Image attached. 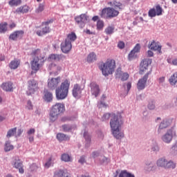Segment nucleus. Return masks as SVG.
<instances>
[{"instance_id":"f257e3e1","label":"nucleus","mask_w":177,"mask_h":177,"mask_svg":"<svg viewBox=\"0 0 177 177\" xmlns=\"http://www.w3.org/2000/svg\"><path fill=\"white\" fill-rule=\"evenodd\" d=\"M110 127L112 133L115 139H122L124 133L121 131V125H122V117L121 115L115 113H105L102 117V121H109L110 120Z\"/></svg>"},{"instance_id":"f03ea898","label":"nucleus","mask_w":177,"mask_h":177,"mask_svg":"<svg viewBox=\"0 0 177 177\" xmlns=\"http://www.w3.org/2000/svg\"><path fill=\"white\" fill-rule=\"evenodd\" d=\"M39 55H41L40 49L35 50L31 53L32 56H35L30 62V68L32 70L31 74L33 73L35 74L38 73V71H39V68L44 66V57L39 58Z\"/></svg>"},{"instance_id":"7ed1b4c3","label":"nucleus","mask_w":177,"mask_h":177,"mask_svg":"<svg viewBox=\"0 0 177 177\" xmlns=\"http://www.w3.org/2000/svg\"><path fill=\"white\" fill-rule=\"evenodd\" d=\"M70 90V80L66 79L59 86L55 89V96L57 100H64L68 96Z\"/></svg>"},{"instance_id":"20e7f679","label":"nucleus","mask_w":177,"mask_h":177,"mask_svg":"<svg viewBox=\"0 0 177 177\" xmlns=\"http://www.w3.org/2000/svg\"><path fill=\"white\" fill-rule=\"evenodd\" d=\"M115 60L113 59H107L105 62L102 63L100 68L105 77H108L115 71Z\"/></svg>"},{"instance_id":"39448f33","label":"nucleus","mask_w":177,"mask_h":177,"mask_svg":"<svg viewBox=\"0 0 177 177\" xmlns=\"http://www.w3.org/2000/svg\"><path fill=\"white\" fill-rule=\"evenodd\" d=\"M66 110V106L63 103H56L51 107L50 111V121L55 122L56 120L59 118V114L64 113Z\"/></svg>"},{"instance_id":"423d86ee","label":"nucleus","mask_w":177,"mask_h":177,"mask_svg":"<svg viewBox=\"0 0 177 177\" xmlns=\"http://www.w3.org/2000/svg\"><path fill=\"white\" fill-rule=\"evenodd\" d=\"M118 15H120V12L111 7L103 8L100 13V16L102 19H114V17H117Z\"/></svg>"},{"instance_id":"0eeeda50","label":"nucleus","mask_w":177,"mask_h":177,"mask_svg":"<svg viewBox=\"0 0 177 177\" xmlns=\"http://www.w3.org/2000/svg\"><path fill=\"white\" fill-rule=\"evenodd\" d=\"M52 23H53V19L43 21L41 23L43 28H41V30L36 31L37 35H38V37H44V35L49 34V32H50V27H49V24H52Z\"/></svg>"},{"instance_id":"6e6552de","label":"nucleus","mask_w":177,"mask_h":177,"mask_svg":"<svg viewBox=\"0 0 177 177\" xmlns=\"http://www.w3.org/2000/svg\"><path fill=\"white\" fill-rule=\"evenodd\" d=\"M88 20L89 17L86 14H81L75 17V21L80 28H84Z\"/></svg>"},{"instance_id":"1a4fd4ad","label":"nucleus","mask_w":177,"mask_h":177,"mask_svg":"<svg viewBox=\"0 0 177 177\" xmlns=\"http://www.w3.org/2000/svg\"><path fill=\"white\" fill-rule=\"evenodd\" d=\"M60 82H62V77H60V76L48 79V88L52 91H54V89L59 88V84H60Z\"/></svg>"},{"instance_id":"9d476101","label":"nucleus","mask_w":177,"mask_h":177,"mask_svg":"<svg viewBox=\"0 0 177 177\" xmlns=\"http://www.w3.org/2000/svg\"><path fill=\"white\" fill-rule=\"evenodd\" d=\"M151 74V71L147 72V73L140 79L137 83V88L138 91H143L145 88H146V83L147 82V80L149 78V75Z\"/></svg>"},{"instance_id":"9b49d317","label":"nucleus","mask_w":177,"mask_h":177,"mask_svg":"<svg viewBox=\"0 0 177 177\" xmlns=\"http://www.w3.org/2000/svg\"><path fill=\"white\" fill-rule=\"evenodd\" d=\"M28 89L29 91L28 95L35 93V92L39 89V87L38 86V82L34 79L29 80L28 82Z\"/></svg>"},{"instance_id":"f8f14e48","label":"nucleus","mask_w":177,"mask_h":177,"mask_svg":"<svg viewBox=\"0 0 177 177\" xmlns=\"http://www.w3.org/2000/svg\"><path fill=\"white\" fill-rule=\"evenodd\" d=\"M162 15V8L160 5H157L156 8H151L148 12L149 17H156V16H161Z\"/></svg>"},{"instance_id":"ddd939ff","label":"nucleus","mask_w":177,"mask_h":177,"mask_svg":"<svg viewBox=\"0 0 177 177\" xmlns=\"http://www.w3.org/2000/svg\"><path fill=\"white\" fill-rule=\"evenodd\" d=\"M151 59H145L140 64V74L147 73V68L151 64Z\"/></svg>"},{"instance_id":"4468645a","label":"nucleus","mask_w":177,"mask_h":177,"mask_svg":"<svg viewBox=\"0 0 177 177\" xmlns=\"http://www.w3.org/2000/svg\"><path fill=\"white\" fill-rule=\"evenodd\" d=\"M82 91H84V88L81 87L80 84H74L72 90V94L73 97H75L76 99L81 97Z\"/></svg>"},{"instance_id":"2eb2a0df","label":"nucleus","mask_w":177,"mask_h":177,"mask_svg":"<svg viewBox=\"0 0 177 177\" xmlns=\"http://www.w3.org/2000/svg\"><path fill=\"white\" fill-rule=\"evenodd\" d=\"M72 48L73 45L71 44V41H67V39H65V41L61 44V50L63 53H68Z\"/></svg>"},{"instance_id":"dca6fc26","label":"nucleus","mask_w":177,"mask_h":177,"mask_svg":"<svg viewBox=\"0 0 177 177\" xmlns=\"http://www.w3.org/2000/svg\"><path fill=\"white\" fill-rule=\"evenodd\" d=\"M14 168L19 169V174H24V169L23 168V162L19 160V158H15L14 163H13Z\"/></svg>"},{"instance_id":"f3484780","label":"nucleus","mask_w":177,"mask_h":177,"mask_svg":"<svg viewBox=\"0 0 177 177\" xmlns=\"http://www.w3.org/2000/svg\"><path fill=\"white\" fill-rule=\"evenodd\" d=\"M115 74L116 78H120L121 81H127L129 78V74L128 73H123L121 71V68H118Z\"/></svg>"},{"instance_id":"a211bd4d","label":"nucleus","mask_w":177,"mask_h":177,"mask_svg":"<svg viewBox=\"0 0 177 177\" xmlns=\"http://www.w3.org/2000/svg\"><path fill=\"white\" fill-rule=\"evenodd\" d=\"M48 69L54 74H56L59 73V71H62V66L55 63H51L48 65Z\"/></svg>"},{"instance_id":"6ab92c4d","label":"nucleus","mask_w":177,"mask_h":177,"mask_svg":"<svg viewBox=\"0 0 177 177\" xmlns=\"http://www.w3.org/2000/svg\"><path fill=\"white\" fill-rule=\"evenodd\" d=\"M90 86L91 88L92 95H93L95 97H97L100 92V88H99V85H97L95 82H92L91 84H90Z\"/></svg>"},{"instance_id":"aec40b11","label":"nucleus","mask_w":177,"mask_h":177,"mask_svg":"<svg viewBox=\"0 0 177 177\" xmlns=\"http://www.w3.org/2000/svg\"><path fill=\"white\" fill-rule=\"evenodd\" d=\"M149 48L151 50H158L161 53V46H160L158 42H156V41L153 40L151 44H149Z\"/></svg>"},{"instance_id":"412c9836","label":"nucleus","mask_w":177,"mask_h":177,"mask_svg":"<svg viewBox=\"0 0 177 177\" xmlns=\"http://www.w3.org/2000/svg\"><path fill=\"white\" fill-rule=\"evenodd\" d=\"M1 88L6 92H12L13 91V83L10 82H4L1 84Z\"/></svg>"},{"instance_id":"4be33fe9","label":"nucleus","mask_w":177,"mask_h":177,"mask_svg":"<svg viewBox=\"0 0 177 177\" xmlns=\"http://www.w3.org/2000/svg\"><path fill=\"white\" fill-rule=\"evenodd\" d=\"M44 100L47 102L48 103L52 102L53 100V94L48 91V90L44 91V95L43 97Z\"/></svg>"},{"instance_id":"5701e85b","label":"nucleus","mask_w":177,"mask_h":177,"mask_svg":"<svg viewBox=\"0 0 177 177\" xmlns=\"http://www.w3.org/2000/svg\"><path fill=\"white\" fill-rule=\"evenodd\" d=\"M162 140L165 143H169L172 140V131L169 130L166 134L162 137Z\"/></svg>"},{"instance_id":"b1692460","label":"nucleus","mask_w":177,"mask_h":177,"mask_svg":"<svg viewBox=\"0 0 177 177\" xmlns=\"http://www.w3.org/2000/svg\"><path fill=\"white\" fill-rule=\"evenodd\" d=\"M20 66V60L14 59L9 64V67L11 70H16Z\"/></svg>"},{"instance_id":"393cba45","label":"nucleus","mask_w":177,"mask_h":177,"mask_svg":"<svg viewBox=\"0 0 177 177\" xmlns=\"http://www.w3.org/2000/svg\"><path fill=\"white\" fill-rule=\"evenodd\" d=\"M64 57H65L62 55L51 54L48 59H50V60H55V62H60V60H62Z\"/></svg>"},{"instance_id":"a878e982","label":"nucleus","mask_w":177,"mask_h":177,"mask_svg":"<svg viewBox=\"0 0 177 177\" xmlns=\"http://www.w3.org/2000/svg\"><path fill=\"white\" fill-rule=\"evenodd\" d=\"M28 10H30V7L28 6H21L17 8L16 12L17 13H28Z\"/></svg>"},{"instance_id":"bb28decb","label":"nucleus","mask_w":177,"mask_h":177,"mask_svg":"<svg viewBox=\"0 0 177 177\" xmlns=\"http://www.w3.org/2000/svg\"><path fill=\"white\" fill-rule=\"evenodd\" d=\"M167 159L161 158L157 160L156 165L158 167H160L161 168H165L167 166Z\"/></svg>"},{"instance_id":"cd10ccee","label":"nucleus","mask_w":177,"mask_h":177,"mask_svg":"<svg viewBox=\"0 0 177 177\" xmlns=\"http://www.w3.org/2000/svg\"><path fill=\"white\" fill-rule=\"evenodd\" d=\"M66 39H67V41H70L71 44V42H74V41L77 39V35H75V32H71V33L67 35V37Z\"/></svg>"},{"instance_id":"c85d7f7f","label":"nucleus","mask_w":177,"mask_h":177,"mask_svg":"<svg viewBox=\"0 0 177 177\" xmlns=\"http://www.w3.org/2000/svg\"><path fill=\"white\" fill-rule=\"evenodd\" d=\"M39 168H41V164L37 165V163H32L30 165L29 171H30V172H37Z\"/></svg>"},{"instance_id":"c756f323","label":"nucleus","mask_w":177,"mask_h":177,"mask_svg":"<svg viewBox=\"0 0 177 177\" xmlns=\"http://www.w3.org/2000/svg\"><path fill=\"white\" fill-rule=\"evenodd\" d=\"M169 84L171 85H176L177 83V72L174 73L173 75L169 79Z\"/></svg>"},{"instance_id":"7c9ffc66","label":"nucleus","mask_w":177,"mask_h":177,"mask_svg":"<svg viewBox=\"0 0 177 177\" xmlns=\"http://www.w3.org/2000/svg\"><path fill=\"white\" fill-rule=\"evenodd\" d=\"M8 31V23L3 22L0 24V34H5Z\"/></svg>"},{"instance_id":"2f4dec72","label":"nucleus","mask_w":177,"mask_h":177,"mask_svg":"<svg viewBox=\"0 0 177 177\" xmlns=\"http://www.w3.org/2000/svg\"><path fill=\"white\" fill-rule=\"evenodd\" d=\"M119 177H135V175L128 172L127 170H122L120 171Z\"/></svg>"},{"instance_id":"473e14b6","label":"nucleus","mask_w":177,"mask_h":177,"mask_svg":"<svg viewBox=\"0 0 177 177\" xmlns=\"http://www.w3.org/2000/svg\"><path fill=\"white\" fill-rule=\"evenodd\" d=\"M176 168V163L174 162L173 161L167 160L166 167L167 169H175Z\"/></svg>"},{"instance_id":"72a5a7b5","label":"nucleus","mask_w":177,"mask_h":177,"mask_svg":"<svg viewBox=\"0 0 177 177\" xmlns=\"http://www.w3.org/2000/svg\"><path fill=\"white\" fill-rule=\"evenodd\" d=\"M62 161H64V162H70L71 161V156L68 155V153H63L61 156Z\"/></svg>"},{"instance_id":"f704fd0d","label":"nucleus","mask_w":177,"mask_h":177,"mask_svg":"<svg viewBox=\"0 0 177 177\" xmlns=\"http://www.w3.org/2000/svg\"><path fill=\"white\" fill-rule=\"evenodd\" d=\"M84 138L86 140V146H87L88 147L91 145V136L89 135V133H88V132L84 131Z\"/></svg>"},{"instance_id":"c9c22d12","label":"nucleus","mask_w":177,"mask_h":177,"mask_svg":"<svg viewBox=\"0 0 177 177\" xmlns=\"http://www.w3.org/2000/svg\"><path fill=\"white\" fill-rule=\"evenodd\" d=\"M57 139L59 142H63L64 140H68V137H67L64 133H59L57 134Z\"/></svg>"},{"instance_id":"e433bc0d","label":"nucleus","mask_w":177,"mask_h":177,"mask_svg":"<svg viewBox=\"0 0 177 177\" xmlns=\"http://www.w3.org/2000/svg\"><path fill=\"white\" fill-rule=\"evenodd\" d=\"M8 5L10 6H19V5H21V0H10L8 1Z\"/></svg>"},{"instance_id":"4c0bfd02","label":"nucleus","mask_w":177,"mask_h":177,"mask_svg":"<svg viewBox=\"0 0 177 177\" xmlns=\"http://www.w3.org/2000/svg\"><path fill=\"white\" fill-rule=\"evenodd\" d=\"M114 26H108L105 28L104 32L106 35H111L114 32Z\"/></svg>"},{"instance_id":"58836bf2","label":"nucleus","mask_w":177,"mask_h":177,"mask_svg":"<svg viewBox=\"0 0 177 177\" xmlns=\"http://www.w3.org/2000/svg\"><path fill=\"white\" fill-rule=\"evenodd\" d=\"M94 60H96V54L95 53H91L87 57V62L91 63L94 62Z\"/></svg>"},{"instance_id":"ea45409f","label":"nucleus","mask_w":177,"mask_h":177,"mask_svg":"<svg viewBox=\"0 0 177 177\" xmlns=\"http://www.w3.org/2000/svg\"><path fill=\"white\" fill-rule=\"evenodd\" d=\"M13 149H15V147L10 144V142L7 141L5 144V151H10V150H13Z\"/></svg>"},{"instance_id":"a19ab883","label":"nucleus","mask_w":177,"mask_h":177,"mask_svg":"<svg viewBox=\"0 0 177 177\" xmlns=\"http://www.w3.org/2000/svg\"><path fill=\"white\" fill-rule=\"evenodd\" d=\"M17 131V128L15 127L10 130H8L7 133V138H12V136H15V134L16 133V131Z\"/></svg>"},{"instance_id":"79ce46f5","label":"nucleus","mask_w":177,"mask_h":177,"mask_svg":"<svg viewBox=\"0 0 177 177\" xmlns=\"http://www.w3.org/2000/svg\"><path fill=\"white\" fill-rule=\"evenodd\" d=\"M169 126V122H168V121L167 120H163L159 126L158 131H160V129H164L165 128H167Z\"/></svg>"},{"instance_id":"37998d69","label":"nucleus","mask_w":177,"mask_h":177,"mask_svg":"<svg viewBox=\"0 0 177 177\" xmlns=\"http://www.w3.org/2000/svg\"><path fill=\"white\" fill-rule=\"evenodd\" d=\"M137 57L138 54L131 50L128 55V59L131 62V60H133V59H136Z\"/></svg>"},{"instance_id":"c03bdc74","label":"nucleus","mask_w":177,"mask_h":177,"mask_svg":"<svg viewBox=\"0 0 177 177\" xmlns=\"http://www.w3.org/2000/svg\"><path fill=\"white\" fill-rule=\"evenodd\" d=\"M45 10V5L39 3L38 8L35 9V13H41Z\"/></svg>"},{"instance_id":"a18cd8bd","label":"nucleus","mask_w":177,"mask_h":177,"mask_svg":"<svg viewBox=\"0 0 177 177\" xmlns=\"http://www.w3.org/2000/svg\"><path fill=\"white\" fill-rule=\"evenodd\" d=\"M104 27V22L102 20H98L97 21V30H103Z\"/></svg>"},{"instance_id":"49530a36","label":"nucleus","mask_w":177,"mask_h":177,"mask_svg":"<svg viewBox=\"0 0 177 177\" xmlns=\"http://www.w3.org/2000/svg\"><path fill=\"white\" fill-rule=\"evenodd\" d=\"M167 63H169V64L177 66V58H175L174 59H172L171 58H167Z\"/></svg>"},{"instance_id":"de8ad7c7","label":"nucleus","mask_w":177,"mask_h":177,"mask_svg":"<svg viewBox=\"0 0 177 177\" xmlns=\"http://www.w3.org/2000/svg\"><path fill=\"white\" fill-rule=\"evenodd\" d=\"M15 33L17 34V38L18 39H21V38L24 37V32L23 30H17Z\"/></svg>"},{"instance_id":"09e8293b","label":"nucleus","mask_w":177,"mask_h":177,"mask_svg":"<svg viewBox=\"0 0 177 177\" xmlns=\"http://www.w3.org/2000/svg\"><path fill=\"white\" fill-rule=\"evenodd\" d=\"M62 129L64 132H69V131H71L72 127L68 124H64L62 125Z\"/></svg>"},{"instance_id":"8fccbe9b","label":"nucleus","mask_w":177,"mask_h":177,"mask_svg":"<svg viewBox=\"0 0 177 177\" xmlns=\"http://www.w3.org/2000/svg\"><path fill=\"white\" fill-rule=\"evenodd\" d=\"M113 6L114 8H118V9H121V6H122V3L121 2L118 1L117 0L113 1Z\"/></svg>"},{"instance_id":"3c124183","label":"nucleus","mask_w":177,"mask_h":177,"mask_svg":"<svg viewBox=\"0 0 177 177\" xmlns=\"http://www.w3.org/2000/svg\"><path fill=\"white\" fill-rule=\"evenodd\" d=\"M132 50L136 53H139L140 52V44H137Z\"/></svg>"},{"instance_id":"603ef678","label":"nucleus","mask_w":177,"mask_h":177,"mask_svg":"<svg viewBox=\"0 0 177 177\" xmlns=\"http://www.w3.org/2000/svg\"><path fill=\"white\" fill-rule=\"evenodd\" d=\"M10 39H12V41H17V35L16 33V31H15L13 33H12L10 37H9Z\"/></svg>"},{"instance_id":"864d4df0","label":"nucleus","mask_w":177,"mask_h":177,"mask_svg":"<svg viewBox=\"0 0 177 177\" xmlns=\"http://www.w3.org/2000/svg\"><path fill=\"white\" fill-rule=\"evenodd\" d=\"M148 109H149V110H154V109H156V105L154 104L153 101H150L149 102Z\"/></svg>"},{"instance_id":"5fc2aeb1","label":"nucleus","mask_w":177,"mask_h":177,"mask_svg":"<svg viewBox=\"0 0 177 177\" xmlns=\"http://www.w3.org/2000/svg\"><path fill=\"white\" fill-rule=\"evenodd\" d=\"M118 48H119V49H124V48H125V43L122 41H120L118 43Z\"/></svg>"},{"instance_id":"6e6d98bb","label":"nucleus","mask_w":177,"mask_h":177,"mask_svg":"<svg viewBox=\"0 0 177 177\" xmlns=\"http://www.w3.org/2000/svg\"><path fill=\"white\" fill-rule=\"evenodd\" d=\"M51 165H52V158H50L48 159V161L45 163L44 167L46 168H49V167H50Z\"/></svg>"},{"instance_id":"4d7b16f0","label":"nucleus","mask_w":177,"mask_h":177,"mask_svg":"<svg viewBox=\"0 0 177 177\" xmlns=\"http://www.w3.org/2000/svg\"><path fill=\"white\" fill-rule=\"evenodd\" d=\"M35 133V129H30L27 131V135H28L29 136L31 135H34Z\"/></svg>"},{"instance_id":"13d9d810","label":"nucleus","mask_w":177,"mask_h":177,"mask_svg":"<svg viewBox=\"0 0 177 177\" xmlns=\"http://www.w3.org/2000/svg\"><path fill=\"white\" fill-rule=\"evenodd\" d=\"M27 109L28 110H32V109H33L32 103L30 100L28 101V102H27Z\"/></svg>"},{"instance_id":"bf43d9fd","label":"nucleus","mask_w":177,"mask_h":177,"mask_svg":"<svg viewBox=\"0 0 177 177\" xmlns=\"http://www.w3.org/2000/svg\"><path fill=\"white\" fill-rule=\"evenodd\" d=\"M106 161H107V158H106L105 156H101L100 158V164H103V163L106 162Z\"/></svg>"},{"instance_id":"052dcab7","label":"nucleus","mask_w":177,"mask_h":177,"mask_svg":"<svg viewBox=\"0 0 177 177\" xmlns=\"http://www.w3.org/2000/svg\"><path fill=\"white\" fill-rule=\"evenodd\" d=\"M145 169L147 171H153V164L149 163V165H147V166L145 167Z\"/></svg>"},{"instance_id":"680f3d73","label":"nucleus","mask_w":177,"mask_h":177,"mask_svg":"<svg viewBox=\"0 0 177 177\" xmlns=\"http://www.w3.org/2000/svg\"><path fill=\"white\" fill-rule=\"evenodd\" d=\"M127 88L128 92H129V91H131V88H132V84L131 83V82H129L127 84Z\"/></svg>"},{"instance_id":"e2e57ef3","label":"nucleus","mask_w":177,"mask_h":177,"mask_svg":"<svg viewBox=\"0 0 177 177\" xmlns=\"http://www.w3.org/2000/svg\"><path fill=\"white\" fill-rule=\"evenodd\" d=\"M154 55V53H153V51L149 50L147 51V56L148 57H153V55Z\"/></svg>"},{"instance_id":"0e129e2a","label":"nucleus","mask_w":177,"mask_h":177,"mask_svg":"<svg viewBox=\"0 0 177 177\" xmlns=\"http://www.w3.org/2000/svg\"><path fill=\"white\" fill-rule=\"evenodd\" d=\"M165 77H161L158 79L159 84H162V82H165Z\"/></svg>"},{"instance_id":"69168bd1","label":"nucleus","mask_w":177,"mask_h":177,"mask_svg":"<svg viewBox=\"0 0 177 177\" xmlns=\"http://www.w3.org/2000/svg\"><path fill=\"white\" fill-rule=\"evenodd\" d=\"M79 162H80V164H84V162H85V157L84 156L80 157L79 160Z\"/></svg>"},{"instance_id":"338daca9","label":"nucleus","mask_w":177,"mask_h":177,"mask_svg":"<svg viewBox=\"0 0 177 177\" xmlns=\"http://www.w3.org/2000/svg\"><path fill=\"white\" fill-rule=\"evenodd\" d=\"M98 156H99V153L96 151L93 152L92 153L93 158H96V157H98Z\"/></svg>"},{"instance_id":"774afa93","label":"nucleus","mask_w":177,"mask_h":177,"mask_svg":"<svg viewBox=\"0 0 177 177\" xmlns=\"http://www.w3.org/2000/svg\"><path fill=\"white\" fill-rule=\"evenodd\" d=\"M21 133H23V129H18L17 136H20Z\"/></svg>"}]
</instances>
